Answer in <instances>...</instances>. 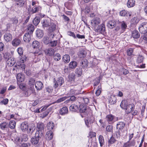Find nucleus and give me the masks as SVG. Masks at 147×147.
<instances>
[{"instance_id":"nucleus-1","label":"nucleus","mask_w":147,"mask_h":147,"mask_svg":"<svg viewBox=\"0 0 147 147\" xmlns=\"http://www.w3.org/2000/svg\"><path fill=\"white\" fill-rule=\"evenodd\" d=\"M37 128L38 129L36 132V136H42L44 131V125L42 123H38L37 126Z\"/></svg>"},{"instance_id":"nucleus-2","label":"nucleus","mask_w":147,"mask_h":147,"mask_svg":"<svg viewBox=\"0 0 147 147\" xmlns=\"http://www.w3.org/2000/svg\"><path fill=\"white\" fill-rule=\"evenodd\" d=\"M54 81H53V87L55 88H57L59 86H60L64 82V79L61 77H59L56 79L54 78Z\"/></svg>"},{"instance_id":"nucleus-3","label":"nucleus","mask_w":147,"mask_h":147,"mask_svg":"<svg viewBox=\"0 0 147 147\" xmlns=\"http://www.w3.org/2000/svg\"><path fill=\"white\" fill-rule=\"evenodd\" d=\"M139 30L140 32L144 34L147 32V22H143L139 26Z\"/></svg>"},{"instance_id":"nucleus-4","label":"nucleus","mask_w":147,"mask_h":147,"mask_svg":"<svg viewBox=\"0 0 147 147\" xmlns=\"http://www.w3.org/2000/svg\"><path fill=\"white\" fill-rule=\"evenodd\" d=\"M54 36V35L51 34L45 36L43 39V42L46 45L48 44L50 42V40L51 39L53 38Z\"/></svg>"},{"instance_id":"nucleus-5","label":"nucleus","mask_w":147,"mask_h":147,"mask_svg":"<svg viewBox=\"0 0 147 147\" xmlns=\"http://www.w3.org/2000/svg\"><path fill=\"white\" fill-rule=\"evenodd\" d=\"M88 107L81 104L79 106V109L80 113H86L88 112Z\"/></svg>"},{"instance_id":"nucleus-6","label":"nucleus","mask_w":147,"mask_h":147,"mask_svg":"<svg viewBox=\"0 0 147 147\" xmlns=\"http://www.w3.org/2000/svg\"><path fill=\"white\" fill-rule=\"evenodd\" d=\"M32 36V34L28 32L25 34L24 36L23 40L25 42L28 43L30 41Z\"/></svg>"},{"instance_id":"nucleus-7","label":"nucleus","mask_w":147,"mask_h":147,"mask_svg":"<svg viewBox=\"0 0 147 147\" xmlns=\"http://www.w3.org/2000/svg\"><path fill=\"white\" fill-rule=\"evenodd\" d=\"M87 54L85 50L82 49H80L78 53V55L80 58H83L85 57Z\"/></svg>"},{"instance_id":"nucleus-8","label":"nucleus","mask_w":147,"mask_h":147,"mask_svg":"<svg viewBox=\"0 0 147 147\" xmlns=\"http://www.w3.org/2000/svg\"><path fill=\"white\" fill-rule=\"evenodd\" d=\"M79 90H75L73 89H71L68 92L67 95L68 97H70L71 96H73V95H77L81 94Z\"/></svg>"},{"instance_id":"nucleus-9","label":"nucleus","mask_w":147,"mask_h":147,"mask_svg":"<svg viewBox=\"0 0 147 147\" xmlns=\"http://www.w3.org/2000/svg\"><path fill=\"white\" fill-rule=\"evenodd\" d=\"M38 136V137L36 136V133L35 134V136L34 137L32 138H31V143L34 144H36L38 142L39 138H41L42 136Z\"/></svg>"},{"instance_id":"nucleus-10","label":"nucleus","mask_w":147,"mask_h":147,"mask_svg":"<svg viewBox=\"0 0 147 147\" xmlns=\"http://www.w3.org/2000/svg\"><path fill=\"white\" fill-rule=\"evenodd\" d=\"M96 32L102 34L105 31V25L102 24L100 26H99L96 29Z\"/></svg>"},{"instance_id":"nucleus-11","label":"nucleus","mask_w":147,"mask_h":147,"mask_svg":"<svg viewBox=\"0 0 147 147\" xmlns=\"http://www.w3.org/2000/svg\"><path fill=\"white\" fill-rule=\"evenodd\" d=\"M16 78L17 81L20 82H23L25 78L24 74L21 73H20L17 74Z\"/></svg>"},{"instance_id":"nucleus-12","label":"nucleus","mask_w":147,"mask_h":147,"mask_svg":"<svg viewBox=\"0 0 147 147\" xmlns=\"http://www.w3.org/2000/svg\"><path fill=\"white\" fill-rule=\"evenodd\" d=\"M134 105L133 104H129L127 107L125 109V112L127 114L130 113L133 110H134Z\"/></svg>"},{"instance_id":"nucleus-13","label":"nucleus","mask_w":147,"mask_h":147,"mask_svg":"<svg viewBox=\"0 0 147 147\" xmlns=\"http://www.w3.org/2000/svg\"><path fill=\"white\" fill-rule=\"evenodd\" d=\"M12 35L9 32H6L4 35V38L5 40L7 42L10 41L12 39Z\"/></svg>"},{"instance_id":"nucleus-14","label":"nucleus","mask_w":147,"mask_h":147,"mask_svg":"<svg viewBox=\"0 0 147 147\" xmlns=\"http://www.w3.org/2000/svg\"><path fill=\"white\" fill-rule=\"evenodd\" d=\"M35 129L34 125L33 123L29 124L28 125V128L27 130L28 132L30 133H32L34 131Z\"/></svg>"},{"instance_id":"nucleus-15","label":"nucleus","mask_w":147,"mask_h":147,"mask_svg":"<svg viewBox=\"0 0 147 147\" xmlns=\"http://www.w3.org/2000/svg\"><path fill=\"white\" fill-rule=\"evenodd\" d=\"M45 54L48 55L52 56L54 53V50L53 49L49 48L46 49L44 51Z\"/></svg>"},{"instance_id":"nucleus-16","label":"nucleus","mask_w":147,"mask_h":147,"mask_svg":"<svg viewBox=\"0 0 147 147\" xmlns=\"http://www.w3.org/2000/svg\"><path fill=\"white\" fill-rule=\"evenodd\" d=\"M128 101L126 100H122L120 106L123 109H125L129 105Z\"/></svg>"},{"instance_id":"nucleus-17","label":"nucleus","mask_w":147,"mask_h":147,"mask_svg":"<svg viewBox=\"0 0 147 147\" xmlns=\"http://www.w3.org/2000/svg\"><path fill=\"white\" fill-rule=\"evenodd\" d=\"M32 45L34 49H36L38 51H40L39 49L40 44L37 41H33L32 43Z\"/></svg>"},{"instance_id":"nucleus-18","label":"nucleus","mask_w":147,"mask_h":147,"mask_svg":"<svg viewBox=\"0 0 147 147\" xmlns=\"http://www.w3.org/2000/svg\"><path fill=\"white\" fill-rule=\"evenodd\" d=\"M53 133L51 131H49L47 132L46 136V139L48 140L52 139L53 137Z\"/></svg>"},{"instance_id":"nucleus-19","label":"nucleus","mask_w":147,"mask_h":147,"mask_svg":"<svg viewBox=\"0 0 147 147\" xmlns=\"http://www.w3.org/2000/svg\"><path fill=\"white\" fill-rule=\"evenodd\" d=\"M15 63V61L13 57L9 58L7 61V63L9 66H12Z\"/></svg>"},{"instance_id":"nucleus-20","label":"nucleus","mask_w":147,"mask_h":147,"mask_svg":"<svg viewBox=\"0 0 147 147\" xmlns=\"http://www.w3.org/2000/svg\"><path fill=\"white\" fill-rule=\"evenodd\" d=\"M108 102L112 105L115 104L116 102V98L114 95L111 96L108 98Z\"/></svg>"},{"instance_id":"nucleus-21","label":"nucleus","mask_w":147,"mask_h":147,"mask_svg":"<svg viewBox=\"0 0 147 147\" xmlns=\"http://www.w3.org/2000/svg\"><path fill=\"white\" fill-rule=\"evenodd\" d=\"M28 123L26 122H24L22 123L20 126V128L23 131H25L27 130L28 128Z\"/></svg>"},{"instance_id":"nucleus-22","label":"nucleus","mask_w":147,"mask_h":147,"mask_svg":"<svg viewBox=\"0 0 147 147\" xmlns=\"http://www.w3.org/2000/svg\"><path fill=\"white\" fill-rule=\"evenodd\" d=\"M43 86V84L40 81H37L35 83V87L38 90H41Z\"/></svg>"},{"instance_id":"nucleus-23","label":"nucleus","mask_w":147,"mask_h":147,"mask_svg":"<svg viewBox=\"0 0 147 147\" xmlns=\"http://www.w3.org/2000/svg\"><path fill=\"white\" fill-rule=\"evenodd\" d=\"M94 121V119L93 117H92L90 120H85V124L88 127H91L92 126V125Z\"/></svg>"},{"instance_id":"nucleus-24","label":"nucleus","mask_w":147,"mask_h":147,"mask_svg":"<svg viewBox=\"0 0 147 147\" xmlns=\"http://www.w3.org/2000/svg\"><path fill=\"white\" fill-rule=\"evenodd\" d=\"M21 42V40L20 39L15 38L12 41V45L13 46L16 47L20 44Z\"/></svg>"},{"instance_id":"nucleus-25","label":"nucleus","mask_w":147,"mask_h":147,"mask_svg":"<svg viewBox=\"0 0 147 147\" xmlns=\"http://www.w3.org/2000/svg\"><path fill=\"white\" fill-rule=\"evenodd\" d=\"M116 24L114 20L109 21L107 24V26L110 28H113L115 27Z\"/></svg>"},{"instance_id":"nucleus-26","label":"nucleus","mask_w":147,"mask_h":147,"mask_svg":"<svg viewBox=\"0 0 147 147\" xmlns=\"http://www.w3.org/2000/svg\"><path fill=\"white\" fill-rule=\"evenodd\" d=\"M35 83V80L34 79L32 78L30 79L28 82V84L29 86H30V88L31 90H32L34 88V85Z\"/></svg>"},{"instance_id":"nucleus-27","label":"nucleus","mask_w":147,"mask_h":147,"mask_svg":"<svg viewBox=\"0 0 147 147\" xmlns=\"http://www.w3.org/2000/svg\"><path fill=\"white\" fill-rule=\"evenodd\" d=\"M125 123L122 122H119L117 124V128L120 130H122L124 128Z\"/></svg>"},{"instance_id":"nucleus-28","label":"nucleus","mask_w":147,"mask_h":147,"mask_svg":"<svg viewBox=\"0 0 147 147\" xmlns=\"http://www.w3.org/2000/svg\"><path fill=\"white\" fill-rule=\"evenodd\" d=\"M79 108V107L78 105L75 104H73L70 107L69 109L71 111L76 112L78 110Z\"/></svg>"},{"instance_id":"nucleus-29","label":"nucleus","mask_w":147,"mask_h":147,"mask_svg":"<svg viewBox=\"0 0 147 147\" xmlns=\"http://www.w3.org/2000/svg\"><path fill=\"white\" fill-rule=\"evenodd\" d=\"M68 112V109L67 107H63L60 110L59 113L60 114L64 115L67 114Z\"/></svg>"},{"instance_id":"nucleus-30","label":"nucleus","mask_w":147,"mask_h":147,"mask_svg":"<svg viewBox=\"0 0 147 147\" xmlns=\"http://www.w3.org/2000/svg\"><path fill=\"white\" fill-rule=\"evenodd\" d=\"M114 117L115 116L111 114L108 115L106 117L107 121L110 123L114 122Z\"/></svg>"},{"instance_id":"nucleus-31","label":"nucleus","mask_w":147,"mask_h":147,"mask_svg":"<svg viewBox=\"0 0 147 147\" xmlns=\"http://www.w3.org/2000/svg\"><path fill=\"white\" fill-rule=\"evenodd\" d=\"M26 29L28 32L32 34L34 30V27L33 25L30 24L27 26Z\"/></svg>"},{"instance_id":"nucleus-32","label":"nucleus","mask_w":147,"mask_h":147,"mask_svg":"<svg viewBox=\"0 0 147 147\" xmlns=\"http://www.w3.org/2000/svg\"><path fill=\"white\" fill-rule=\"evenodd\" d=\"M88 63V62L86 59H84L80 62V65L83 68H86Z\"/></svg>"},{"instance_id":"nucleus-33","label":"nucleus","mask_w":147,"mask_h":147,"mask_svg":"<svg viewBox=\"0 0 147 147\" xmlns=\"http://www.w3.org/2000/svg\"><path fill=\"white\" fill-rule=\"evenodd\" d=\"M36 35L39 38H41L43 36V33L42 30L38 29L36 31Z\"/></svg>"},{"instance_id":"nucleus-34","label":"nucleus","mask_w":147,"mask_h":147,"mask_svg":"<svg viewBox=\"0 0 147 147\" xmlns=\"http://www.w3.org/2000/svg\"><path fill=\"white\" fill-rule=\"evenodd\" d=\"M54 126V124L52 121H50L49 122L47 125V128L49 131L52 130Z\"/></svg>"},{"instance_id":"nucleus-35","label":"nucleus","mask_w":147,"mask_h":147,"mask_svg":"<svg viewBox=\"0 0 147 147\" xmlns=\"http://www.w3.org/2000/svg\"><path fill=\"white\" fill-rule=\"evenodd\" d=\"M135 1L134 0H128L127 3V6L128 8L134 7L135 5Z\"/></svg>"},{"instance_id":"nucleus-36","label":"nucleus","mask_w":147,"mask_h":147,"mask_svg":"<svg viewBox=\"0 0 147 147\" xmlns=\"http://www.w3.org/2000/svg\"><path fill=\"white\" fill-rule=\"evenodd\" d=\"M70 57L68 55H63L62 59L63 61L65 63H68L70 61Z\"/></svg>"},{"instance_id":"nucleus-37","label":"nucleus","mask_w":147,"mask_h":147,"mask_svg":"<svg viewBox=\"0 0 147 147\" xmlns=\"http://www.w3.org/2000/svg\"><path fill=\"white\" fill-rule=\"evenodd\" d=\"M120 26L121 32H124L127 27L126 24L124 22L122 21L120 23Z\"/></svg>"},{"instance_id":"nucleus-38","label":"nucleus","mask_w":147,"mask_h":147,"mask_svg":"<svg viewBox=\"0 0 147 147\" xmlns=\"http://www.w3.org/2000/svg\"><path fill=\"white\" fill-rule=\"evenodd\" d=\"M132 36L134 38H138L140 37V34L138 31L135 30L132 32Z\"/></svg>"},{"instance_id":"nucleus-39","label":"nucleus","mask_w":147,"mask_h":147,"mask_svg":"<svg viewBox=\"0 0 147 147\" xmlns=\"http://www.w3.org/2000/svg\"><path fill=\"white\" fill-rule=\"evenodd\" d=\"M100 22V19L98 17H95L91 21V23H94L95 25H98Z\"/></svg>"},{"instance_id":"nucleus-40","label":"nucleus","mask_w":147,"mask_h":147,"mask_svg":"<svg viewBox=\"0 0 147 147\" xmlns=\"http://www.w3.org/2000/svg\"><path fill=\"white\" fill-rule=\"evenodd\" d=\"M28 139L27 136L26 134H24L23 135L22 139H20L19 137H18L16 138V140L19 142H20L22 141H27Z\"/></svg>"},{"instance_id":"nucleus-41","label":"nucleus","mask_w":147,"mask_h":147,"mask_svg":"<svg viewBox=\"0 0 147 147\" xmlns=\"http://www.w3.org/2000/svg\"><path fill=\"white\" fill-rule=\"evenodd\" d=\"M40 17L37 16H36V17L34 19L33 21V24L35 26H37L40 22Z\"/></svg>"},{"instance_id":"nucleus-42","label":"nucleus","mask_w":147,"mask_h":147,"mask_svg":"<svg viewBox=\"0 0 147 147\" xmlns=\"http://www.w3.org/2000/svg\"><path fill=\"white\" fill-rule=\"evenodd\" d=\"M16 122L15 121L11 120L10 121L9 126V127L12 129H14L16 126Z\"/></svg>"},{"instance_id":"nucleus-43","label":"nucleus","mask_w":147,"mask_h":147,"mask_svg":"<svg viewBox=\"0 0 147 147\" xmlns=\"http://www.w3.org/2000/svg\"><path fill=\"white\" fill-rule=\"evenodd\" d=\"M98 140L100 146L101 147H102L104 144L105 143L104 140L103 136L101 135H100L98 137Z\"/></svg>"},{"instance_id":"nucleus-44","label":"nucleus","mask_w":147,"mask_h":147,"mask_svg":"<svg viewBox=\"0 0 147 147\" xmlns=\"http://www.w3.org/2000/svg\"><path fill=\"white\" fill-rule=\"evenodd\" d=\"M77 65V63L75 61H71L69 63V67L73 69L75 68Z\"/></svg>"},{"instance_id":"nucleus-45","label":"nucleus","mask_w":147,"mask_h":147,"mask_svg":"<svg viewBox=\"0 0 147 147\" xmlns=\"http://www.w3.org/2000/svg\"><path fill=\"white\" fill-rule=\"evenodd\" d=\"M41 9V8L39 6L33 7L32 8L31 10V12L32 13H35L37 12L40 11Z\"/></svg>"},{"instance_id":"nucleus-46","label":"nucleus","mask_w":147,"mask_h":147,"mask_svg":"<svg viewBox=\"0 0 147 147\" xmlns=\"http://www.w3.org/2000/svg\"><path fill=\"white\" fill-rule=\"evenodd\" d=\"M69 80L70 81H74L75 78V74L73 73H71L68 76Z\"/></svg>"},{"instance_id":"nucleus-47","label":"nucleus","mask_w":147,"mask_h":147,"mask_svg":"<svg viewBox=\"0 0 147 147\" xmlns=\"http://www.w3.org/2000/svg\"><path fill=\"white\" fill-rule=\"evenodd\" d=\"M70 97L69 99L65 101V103H67L69 102L70 101H74L76 99V97L75 96H70Z\"/></svg>"},{"instance_id":"nucleus-48","label":"nucleus","mask_w":147,"mask_h":147,"mask_svg":"<svg viewBox=\"0 0 147 147\" xmlns=\"http://www.w3.org/2000/svg\"><path fill=\"white\" fill-rule=\"evenodd\" d=\"M50 22L47 20H45L42 23V26L44 28L49 26Z\"/></svg>"},{"instance_id":"nucleus-49","label":"nucleus","mask_w":147,"mask_h":147,"mask_svg":"<svg viewBox=\"0 0 147 147\" xmlns=\"http://www.w3.org/2000/svg\"><path fill=\"white\" fill-rule=\"evenodd\" d=\"M129 14V12L125 10H122L120 12V15L122 16H128Z\"/></svg>"},{"instance_id":"nucleus-50","label":"nucleus","mask_w":147,"mask_h":147,"mask_svg":"<svg viewBox=\"0 0 147 147\" xmlns=\"http://www.w3.org/2000/svg\"><path fill=\"white\" fill-rule=\"evenodd\" d=\"M49 30L50 31H54L56 28V25L53 23H51L49 24Z\"/></svg>"},{"instance_id":"nucleus-51","label":"nucleus","mask_w":147,"mask_h":147,"mask_svg":"<svg viewBox=\"0 0 147 147\" xmlns=\"http://www.w3.org/2000/svg\"><path fill=\"white\" fill-rule=\"evenodd\" d=\"M8 127V124L6 122H3L0 124V127L2 129L4 130L5 129L7 128Z\"/></svg>"},{"instance_id":"nucleus-52","label":"nucleus","mask_w":147,"mask_h":147,"mask_svg":"<svg viewBox=\"0 0 147 147\" xmlns=\"http://www.w3.org/2000/svg\"><path fill=\"white\" fill-rule=\"evenodd\" d=\"M53 58L55 60L59 61L61 59V57L59 54L57 53L54 55Z\"/></svg>"},{"instance_id":"nucleus-53","label":"nucleus","mask_w":147,"mask_h":147,"mask_svg":"<svg viewBox=\"0 0 147 147\" xmlns=\"http://www.w3.org/2000/svg\"><path fill=\"white\" fill-rule=\"evenodd\" d=\"M114 137L116 139L119 140L121 136L120 132L118 130L116 132L114 135Z\"/></svg>"},{"instance_id":"nucleus-54","label":"nucleus","mask_w":147,"mask_h":147,"mask_svg":"<svg viewBox=\"0 0 147 147\" xmlns=\"http://www.w3.org/2000/svg\"><path fill=\"white\" fill-rule=\"evenodd\" d=\"M116 141V140L112 136L111 137L110 139L108 141L109 144H112L114 143Z\"/></svg>"},{"instance_id":"nucleus-55","label":"nucleus","mask_w":147,"mask_h":147,"mask_svg":"<svg viewBox=\"0 0 147 147\" xmlns=\"http://www.w3.org/2000/svg\"><path fill=\"white\" fill-rule=\"evenodd\" d=\"M76 73L78 76H81L82 74V70L81 68H77L76 70Z\"/></svg>"},{"instance_id":"nucleus-56","label":"nucleus","mask_w":147,"mask_h":147,"mask_svg":"<svg viewBox=\"0 0 147 147\" xmlns=\"http://www.w3.org/2000/svg\"><path fill=\"white\" fill-rule=\"evenodd\" d=\"M17 51L20 56L23 55V50L22 47H19L17 50Z\"/></svg>"},{"instance_id":"nucleus-57","label":"nucleus","mask_w":147,"mask_h":147,"mask_svg":"<svg viewBox=\"0 0 147 147\" xmlns=\"http://www.w3.org/2000/svg\"><path fill=\"white\" fill-rule=\"evenodd\" d=\"M133 49L132 48H129L127 51V55L129 56L131 55L133 53Z\"/></svg>"},{"instance_id":"nucleus-58","label":"nucleus","mask_w":147,"mask_h":147,"mask_svg":"<svg viewBox=\"0 0 147 147\" xmlns=\"http://www.w3.org/2000/svg\"><path fill=\"white\" fill-rule=\"evenodd\" d=\"M79 99H80L82 101H84L85 103L88 104L89 102V100L88 98H83V97H80Z\"/></svg>"},{"instance_id":"nucleus-59","label":"nucleus","mask_w":147,"mask_h":147,"mask_svg":"<svg viewBox=\"0 0 147 147\" xmlns=\"http://www.w3.org/2000/svg\"><path fill=\"white\" fill-rule=\"evenodd\" d=\"M143 59V57L141 55H139L138 57L137 61L138 63H141L142 62Z\"/></svg>"},{"instance_id":"nucleus-60","label":"nucleus","mask_w":147,"mask_h":147,"mask_svg":"<svg viewBox=\"0 0 147 147\" xmlns=\"http://www.w3.org/2000/svg\"><path fill=\"white\" fill-rule=\"evenodd\" d=\"M121 71L123 73L124 75H126L129 73V71L128 70L123 68H122L121 69Z\"/></svg>"},{"instance_id":"nucleus-61","label":"nucleus","mask_w":147,"mask_h":147,"mask_svg":"<svg viewBox=\"0 0 147 147\" xmlns=\"http://www.w3.org/2000/svg\"><path fill=\"white\" fill-rule=\"evenodd\" d=\"M8 99L7 98L4 99L3 100H2L0 102L1 105L4 104V105H7L8 102Z\"/></svg>"},{"instance_id":"nucleus-62","label":"nucleus","mask_w":147,"mask_h":147,"mask_svg":"<svg viewBox=\"0 0 147 147\" xmlns=\"http://www.w3.org/2000/svg\"><path fill=\"white\" fill-rule=\"evenodd\" d=\"M68 98V97L67 96H65L63 97H62L61 98L59 99H58L57 102H61L62 101H63L66 100L67 98Z\"/></svg>"},{"instance_id":"nucleus-63","label":"nucleus","mask_w":147,"mask_h":147,"mask_svg":"<svg viewBox=\"0 0 147 147\" xmlns=\"http://www.w3.org/2000/svg\"><path fill=\"white\" fill-rule=\"evenodd\" d=\"M67 34L68 35L72 36L74 38H76V36L74 32L71 31H69L67 32Z\"/></svg>"},{"instance_id":"nucleus-64","label":"nucleus","mask_w":147,"mask_h":147,"mask_svg":"<svg viewBox=\"0 0 147 147\" xmlns=\"http://www.w3.org/2000/svg\"><path fill=\"white\" fill-rule=\"evenodd\" d=\"M30 144L29 143H23L19 145L20 147H28L30 146Z\"/></svg>"}]
</instances>
